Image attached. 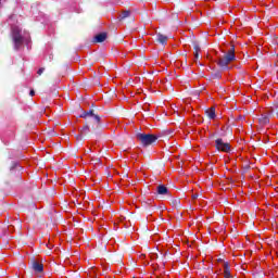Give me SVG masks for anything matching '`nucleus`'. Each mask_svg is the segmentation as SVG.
<instances>
[{"mask_svg":"<svg viewBox=\"0 0 278 278\" xmlns=\"http://www.w3.org/2000/svg\"><path fill=\"white\" fill-rule=\"evenodd\" d=\"M12 40L15 51H18V49H21L23 45H26L27 49H29V42H31V37L26 30L21 29V27L13 26Z\"/></svg>","mask_w":278,"mask_h":278,"instance_id":"f257e3e1","label":"nucleus"},{"mask_svg":"<svg viewBox=\"0 0 278 278\" xmlns=\"http://www.w3.org/2000/svg\"><path fill=\"white\" fill-rule=\"evenodd\" d=\"M236 60V48L233 46L228 49L227 53H225L222 58L218 59L217 65L222 71H229L230 62Z\"/></svg>","mask_w":278,"mask_h":278,"instance_id":"f03ea898","label":"nucleus"},{"mask_svg":"<svg viewBox=\"0 0 278 278\" xmlns=\"http://www.w3.org/2000/svg\"><path fill=\"white\" fill-rule=\"evenodd\" d=\"M157 136L152 134L138 132L137 140L142 144V147H151L154 142H157Z\"/></svg>","mask_w":278,"mask_h":278,"instance_id":"7ed1b4c3","label":"nucleus"},{"mask_svg":"<svg viewBox=\"0 0 278 278\" xmlns=\"http://www.w3.org/2000/svg\"><path fill=\"white\" fill-rule=\"evenodd\" d=\"M215 147L217 151H223L224 153H229L231 151V146H229L228 142L223 141V139H216Z\"/></svg>","mask_w":278,"mask_h":278,"instance_id":"20e7f679","label":"nucleus"},{"mask_svg":"<svg viewBox=\"0 0 278 278\" xmlns=\"http://www.w3.org/2000/svg\"><path fill=\"white\" fill-rule=\"evenodd\" d=\"M88 116H90L91 118H94V121L97 123H100L101 121V117H99V115H94V112L92 110L88 111V112H84L81 115H80V118H88Z\"/></svg>","mask_w":278,"mask_h":278,"instance_id":"39448f33","label":"nucleus"},{"mask_svg":"<svg viewBox=\"0 0 278 278\" xmlns=\"http://www.w3.org/2000/svg\"><path fill=\"white\" fill-rule=\"evenodd\" d=\"M106 39H108V34L100 33V34L94 36L93 42H105Z\"/></svg>","mask_w":278,"mask_h":278,"instance_id":"423d86ee","label":"nucleus"},{"mask_svg":"<svg viewBox=\"0 0 278 278\" xmlns=\"http://www.w3.org/2000/svg\"><path fill=\"white\" fill-rule=\"evenodd\" d=\"M33 269L35 270V273H42L45 270V266L42 265V263H38L37 261H35L33 263Z\"/></svg>","mask_w":278,"mask_h":278,"instance_id":"0eeeda50","label":"nucleus"},{"mask_svg":"<svg viewBox=\"0 0 278 278\" xmlns=\"http://www.w3.org/2000/svg\"><path fill=\"white\" fill-rule=\"evenodd\" d=\"M224 278H233L231 269L229 268V263H224Z\"/></svg>","mask_w":278,"mask_h":278,"instance_id":"6e6552de","label":"nucleus"},{"mask_svg":"<svg viewBox=\"0 0 278 278\" xmlns=\"http://www.w3.org/2000/svg\"><path fill=\"white\" fill-rule=\"evenodd\" d=\"M156 192H157V194H161V195L168 194V188H166V186H164V185H160L156 188Z\"/></svg>","mask_w":278,"mask_h":278,"instance_id":"1a4fd4ad","label":"nucleus"},{"mask_svg":"<svg viewBox=\"0 0 278 278\" xmlns=\"http://www.w3.org/2000/svg\"><path fill=\"white\" fill-rule=\"evenodd\" d=\"M89 131H90V126L89 125H85L80 129V135L77 136V140H81V136H86V134H88Z\"/></svg>","mask_w":278,"mask_h":278,"instance_id":"9d476101","label":"nucleus"},{"mask_svg":"<svg viewBox=\"0 0 278 278\" xmlns=\"http://www.w3.org/2000/svg\"><path fill=\"white\" fill-rule=\"evenodd\" d=\"M156 40H157V42H160L161 45H166V42H168V37L162 35V34H157V35H156Z\"/></svg>","mask_w":278,"mask_h":278,"instance_id":"9b49d317","label":"nucleus"},{"mask_svg":"<svg viewBox=\"0 0 278 278\" xmlns=\"http://www.w3.org/2000/svg\"><path fill=\"white\" fill-rule=\"evenodd\" d=\"M206 115L211 121H214V118H216V110L214 108L208 109Z\"/></svg>","mask_w":278,"mask_h":278,"instance_id":"f8f14e48","label":"nucleus"},{"mask_svg":"<svg viewBox=\"0 0 278 278\" xmlns=\"http://www.w3.org/2000/svg\"><path fill=\"white\" fill-rule=\"evenodd\" d=\"M131 12L130 11H124L121 15H119V21H125V18H129Z\"/></svg>","mask_w":278,"mask_h":278,"instance_id":"ddd939ff","label":"nucleus"},{"mask_svg":"<svg viewBox=\"0 0 278 278\" xmlns=\"http://www.w3.org/2000/svg\"><path fill=\"white\" fill-rule=\"evenodd\" d=\"M193 49H194V58H195V60H199V52L201 51V48L199 47V45H194V47H193Z\"/></svg>","mask_w":278,"mask_h":278,"instance_id":"4468645a","label":"nucleus"},{"mask_svg":"<svg viewBox=\"0 0 278 278\" xmlns=\"http://www.w3.org/2000/svg\"><path fill=\"white\" fill-rule=\"evenodd\" d=\"M214 79H220L223 77V75L220 74V72H217L213 75Z\"/></svg>","mask_w":278,"mask_h":278,"instance_id":"2eb2a0df","label":"nucleus"},{"mask_svg":"<svg viewBox=\"0 0 278 278\" xmlns=\"http://www.w3.org/2000/svg\"><path fill=\"white\" fill-rule=\"evenodd\" d=\"M42 73H45V68L41 67V68L38 70L37 74L42 75Z\"/></svg>","mask_w":278,"mask_h":278,"instance_id":"dca6fc26","label":"nucleus"},{"mask_svg":"<svg viewBox=\"0 0 278 278\" xmlns=\"http://www.w3.org/2000/svg\"><path fill=\"white\" fill-rule=\"evenodd\" d=\"M8 0H0V8H3V3H5Z\"/></svg>","mask_w":278,"mask_h":278,"instance_id":"f3484780","label":"nucleus"},{"mask_svg":"<svg viewBox=\"0 0 278 278\" xmlns=\"http://www.w3.org/2000/svg\"><path fill=\"white\" fill-rule=\"evenodd\" d=\"M29 94H30V97H34L36 94V92L34 90H30Z\"/></svg>","mask_w":278,"mask_h":278,"instance_id":"a211bd4d","label":"nucleus"}]
</instances>
